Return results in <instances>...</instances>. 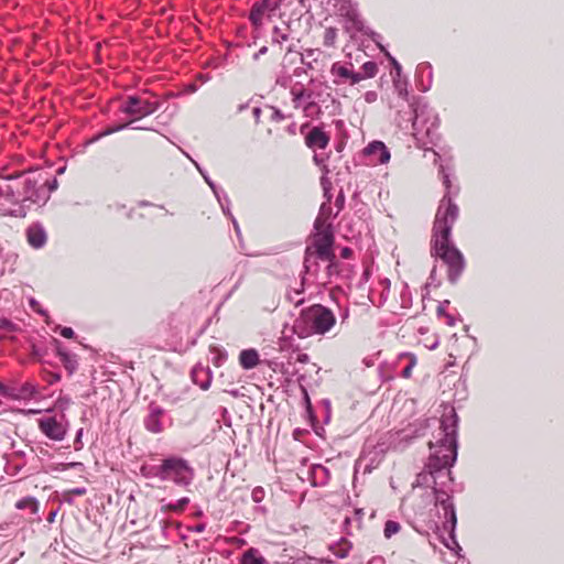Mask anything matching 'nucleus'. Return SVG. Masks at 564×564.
Returning <instances> with one entry per match:
<instances>
[{
    "label": "nucleus",
    "instance_id": "41",
    "mask_svg": "<svg viewBox=\"0 0 564 564\" xmlns=\"http://www.w3.org/2000/svg\"><path fill=\"white\" fill-rule=\"evenodd\" d=\"M264 496H265V492L262 487H256V488H253V490L251 492V498H252L253 502H256V503L261 502L264 499Z\"/></svg>",
    "mask_w": 564,
    "mask_h": 564
},
{
    "label": "nucleus",
    "instance_id": "51",
    "mask_svg": "<svg viewBox=\"0 0 564 564\" xmlns=\"http://www.w3.org/2000/svg\"><path fill=\"white\" fill-rule=\"evenodd\" d=\"M365 100L368 104H373L377 100V93L376 91H367L365 94Z\"/></svg>",
    "mask_w": 564,
    "mask_h": 564
},
{
    "label": "nucleus",
    "instance_id": "16",
    "mask_svg": "<svg viewBox=\"0 0 564 564\" xmlns=\"http://www.w3.org/2000/svg\"><path fill=\"white\" fill-rule=\"evenodd\" d=\"M164 415V410L151 403L149 406V414L144 419L145 429L154 434L161 433L163 431L162 416Z\"/></svg>",
    "mask_w": 564,
    "mask_h": 564
},
{
    "label": "nucleus",
    "instance_id": "32",
    "mask_svg": "<svg viewBox=\"0 0 564 564\" xmlns=\"http://www.w3.org/2000/svg\"><path fill=\"white\" fill-rule=\"evenodd\" d=\"M189 503V499L187 497H183L175 502H169L164 506H162V509L169 510V511H175L181 512L184 510V508Z\"/></svg>",
    "mask_w": 564,
    "mask_h": 564
},
{
    "label": "nucleus",
    "instance_id": "18",
    "mask_svg": "<svg viewBox=\"0 0 564 564\" xmlns=\"http://www.w3.org/2000/svg\"><path fill=\"white\" fill-rule=\"evenodd\" d=\"M26 239L31 247L40 249L45 246L47 235L44 227L41 224H32L26 229Z\"/></svg>",
    "mask_w": 564,
    "mask_h": 564
},
{
    "label": "nucleus",
    "instance_id": "42",
    "mask_svg": "<svg viewBox=\"0 0 564 564\" xmlns=\"http://www.w3.org/2000/svg\"><path fill=\"white\" fill-rule=\"evenodd\" d=\"M42 182H43L42 184H43V186H45L46 191H50V194L52 192H54L58 186V182L55 177L52 180H48V178H45L42 176Z\"/></svg>",
    "mask_w": 564,
    "mask_h": 564
},
{
    "label": "nucleus",
    "instance_id": "28",
    "mask_svg": "<svg viewBox=\"0 0 564 564\" xmlns=\"http://www.w3.org/2000/svg\"><path fill=\"white\" fill-rule=\"evenodd\" d=\"M290 24L285 23V29H281L279 26H273L271 34V43L272 45H279L282 47V44L290 39Z\"/></svg>",
    "mask_w": 564,
    "mask_h": 564
},
{
    "label": "nucleus",
    "instance_id": "36",
    "mask_svg": "<svg viewBox=\"0 0 564 564\" xmlns=\"http://www.w3.org/2000/svg\"><path fill=\"white\" fill-rule=\"evenodd\" d=\"M121 106H159V104L149 100L142 101L139 96L131 95Z\"/></svg>",
    "mask_w": 564,
    "mask_h": 564
},
{
    "label": "nucleus",
    "instance_id": "31",
    "mask_svg": "<svg viewBox=\"0 0 564 564\" xmlns=\"http://www.w3.org/2000/svg\"><path fill=\"white\" fill-rule=\"evenodd\" d=\"M182 153L188 158L193 164L195 165V167L198 170V172L200 173V175L203 176L204 181L207 183V185L210 187V189L213 192H217V185L215 184V182L208 176V174L206 173V171H204L200 165L193 159L191 158V155L188 153H186L184 150H181Z\"/></svg>",
    "mask_w": 564,
    "mask_h": 564
},
{
    "label": "nucleus",
    "instance_id": "48",
    "mask_svg": "<svg viewBox=\"0 0 564 564\" xmlns=\"http://www.w3.org/2000/svg\"><path fill=\"white\" fill-rule=\"evenodd\" d=\"M59 334L65 338L74 337V330L70 327H62Z\"/></svg>",
    "mask_w": 564,
    "mask_h": 564
},
{
    "label": "nucleus",
    "instance_id": "17",
    "mask_svg": "<svg viewBox=\"0 0 564 564\" xmlns=\"http://www.w3.org/2000/svg\"><path fill=\"white\" fill-rule=\"evenodd\" d=\"M432 77L433 72L430 63L425 62L416 66L415 86L420 91L425 93L431 88Z\"/></svg>",
    "mask_w": 564,
    "mask_h": 564
},
{
    "label": "nucleus",
    "instance_id": "46",
    "mask_svg": "<svg viewBox=\"0 0 564 564\" xmlns=\"http://www.w3.org/2000/svg\"><path fill=\"white\" fill-rule=\"evenodd\" d=\"M344 204H345V195H344L343 191H340V193L338 194V196L336 197V200H335V206L337 207V213L344 208Z\"/></svg>",
    "mask_w": 564,
    "mask_h": 564
},
{
    "label": "nucleus",
    "instance_id": "52",
    "mask_svg": "<svg viewBox=\"0 0 564 564\" xmlns=\"http://www.w3.org/2000/svg\"><path fill=\"white\" fill-rule=\"evenodd\" d=\"M224 199H225V203H224L225 204V210H223V212H224V214L228 215L231 218L232 214L230 213V209H229V207H230V199H229L227 194H224Z\"/></svg>",
    "mask_w": 564,
    "mask_h": 564
},
{
    "label": "nucleus",
    "instance_id": "47",
    "mask_svg": "<svg viewBox=\"0 0 564 564\" xmlns=\"http://www.w3.org/2000/svg\"><path fill=\"white\" fill-rule=\"evenodd\" d=\"M86 491L87 490L85 487H76V488L67 490L66 492L69 494L70 496H83L86 494Z\"/></svg>",
    "mask_w": 564,
    "mask_h": 564
},
{
    "label": "nucleus",
    "instance_id": "58",
    "mask_svg": "<svg viewBox=\"0 0 564 564\" xmlns=\"http://www.w3.org/2000/svg\"><path fill=\"white\" fill-rule=\"evenodd\" d=\"M310 359L308 355L307 354H300L299 357H297V361L302 362V364H305Z\"/></svg>",
    "mask_w": 564,
    "mask_h": 564
},
{
    "label": "nucleus",
    "instance_id": "40",
    "mask_svg": "<svg viewBox=\"0 0 564 564\" xmlns=\"http://www.w3.org/2000/svg\"><path fill=\"white\" fill-rule=\"evenodd\" d=\"M410 358L409 365L402 370L403 378H410L412 375V369L416 365V357L413 354H408Z\"/></svg>",
    "mask_w": 564,
    "mask_h": 564
},
{
    "label": "nucleus",
    "instance_id": "54",
    "mask_svg": "<svg viewBox=\"0 0 564 564\" xmlns=\"http://www.w3.org/2000/svg\"><path fill=\"white\" fill-rule=\"evenodd\" d=\"M268 52V46L263 45L254 55H253V61H258L260 58L261 55H264L267 54Z\"/></svg>",
    "mask_w": 564,
    "mask_h": 564
},
{
    "label": "nucleus",
    "instance_id": "9",
    "mask_svg": "<svg viewBox=\"0 0 564 564\" xmlns=\"http://www.w3.org/2000/svg\"><path fill=\"white\" fill-rule=\"evenodd\" d=\"M345 29L351 34V36H355L356 33H361L362 35L370 37L380 51H384V46L381 44V35L366 26L357 11L350 10L346 13Z\"/></svg>",
    "mask_w": 564,
    "mask_h": 564
},
{
    "label": "nucleus",
    "instance_id": "43",
    "mask_svg": "<svg viewBox=\"0 0 564 564\" xmlns=\"http://www.w3.org/2000/svg\"><path fill=\"white\" fill-rule=\"evenodd\" d=\"M29 304L33 311L48 318L47 312L41 307L40 303L35 299H30Z\"/></svg>",
    "mask_w": 564,
    "mask_h": 564
},
{
    "label": "nucleus",
    "instance_id": "21",
    "mask_svg": "<svg viewBox=\"0 0 564 564\" xmlns=\"http://www.w3.org/2000/svg\"><path fill=\"white\" fill-rule=\"evenodd\" d=\"M322 185L324 187V196L326 197V200L321 205L318 216L315 219L314 226L317 230L319 229V227H322L325 224V221L329 218L330 213H332V207H330L332 196L329 194V188L326 186V182H324V181H322Z\"/></svg>",
    "mask_w": 564,
    "mask_h": 564
},
{
    "label": "nucleus",
    "instance_id": "14",
    "mask_svg": "<svg viewBox=\"0 0 564 564\" xmlns=\"http://www.w3.org/2000/svg\"><path fill=\"white\" fill-rule=\"evenodd\" d=\"M280 6L281 2L274 0L256 1L251 7L248 19L256 29H259L262 25L265 12H275Z\"/></svg>",
    "mask_w": 564,
    "mask_h": 564
},
{
    "label": "nucleus",
    "instance_id": "53",
    "mask_svg": "<svg viewBox=\"0 0 564 564\" xmlns=\"http://www.w3.org/2000/svg\"><path fill=\"white\" fill-rule=\"evenodd\" d=\"M367 564H386V560L383 556L377 555L371 557Z\"/></svg>",
    "mask_w": 564,
    "mask_h": 564
},
{
    "label": "nucleus",
    "instance_id": "20",
    "mask_svg": "<svg viewBox=\"0 0 564 564\" xmlns=\"http://www.w3.org/2000/svg\"><path fill=\"white\" fill-rule=\"evenodd\" d=\"M192 380L200 389L207 390L212 383V371L208 367L197 365L192 370Z\"/></svg>",
    "mask_w": 564,
    "mask_h": 564
},
{
    "label": "nucleus",
    "instance_id": "35",
    "mask_svg": "<svg viewBox=\"0 0 564 564\" xmlns=\"http://www.w3.org/2000/svg\"><path fill=\"white\" fill-rule=\"evenodd\" d=\"M400 529H401V525L399 522L393 521V520H388L384 523L383 535L386 539H391L394 534H397L400 531Z\"/></svg>",
    "mask_w": 564,
    "mask_h": 564
},
{
    "label": "nucleus",
    "instance_id": "56",
    "mask_svg": "<svg viewBox=\"0 0 564 564\" xmlns=\"http://www.w3.org/2000/svg\"><path fill=\"white\" fill-rule=\"evenodd\" d=\"M82 435H83V429H79L77 431L76 438H75V448L76 449H78L82 445V443H80Z\"/></svg>",
    "mask_w": 564,
    "mask_h": 564
},
{
    "label": "nucleus",
    "instance_id": "60",
    "mask_svg": "<svg viewBox=\"0 0 564 564\" xmlns=\"http://www.w3.org/2000/svg\"><path fill=\"white\" fill-rule=\"evenodd\" d=\"M261 115V108H253V117L256 119V122H259Z\"/></svg>",
    "mask_w": 564,
    "mask_h": 564
},
{
    "label": "nucleus",
    "instance_id": "11",
    "mask_svg": "<svg viewBox=\"0 0 564 564\" xmlns=\"http://www.w3.org/2000/svg\"><path fill=\"white\" fill-rule=\"evenodd\" d=\"M429 108H408L406 115L409 116V120L412 121V127L414 130V134H426L430 137L435 128H436V118L433 120H426L425 116Z\"/></svg>",
    "mask_w": 564,
    "mask_h": 564
},
{
    "label": "nucleus",
    "instance_id": "44",
    "mask_svg": "<svg viewBox=\"0 0 564 564\" xmlns=\"http://www.w3.org/2000/svg\"><path fill=\"white\" fill-rule=\"evenodd\" d=\"M15 326L10 319L0 317V329L13 330Z\"/></svg>",
    "mask_w": 564,
    "mask_h": 564
},
{
    "label": "nucleus",
    "instance_id": "37",
    "mask_svg": "<svg viewBox=\"0 0 564 564\" xmlns=\"http://www.w3.org/2000/svg\"><path fill=\"white\" fill-rule=\"evenodd\" d=\"M336 36H337L336 28H333V26L326 28L325 33H324V41H323L324 45L327 47L334 46Z\"/></svg>",
    "mask_w": 564,
    "mask_h": 564
},
{
    "label": "nucleus",
    "instance_id": "63",
    "mask_svg": "<svg viewBox=\"0 0 564 564\" xmlns=\"http://www.w3.org/2000/svg\"><path fill=\"white\" fill-rule=\"evenodd\" d=\"M349 253H350V250L348 248H344L343 251H341V256L344 258H347L349 256Z\"/></svg>",
    "mask_w": 564,
    "mask_h": 564
},
{
    "label": "nucleus",
    "instance_id": "2",
    "mask_svg": "<svg viewBox=\"0 0 564 564\" xmlns=\"http://www.w3.org/2000/svg\"><path fill=\"white\" fill-rule=\"evenodd\" d=\"M446 193L436 212L433 226L432 254L442 259L448 267V280L456 283L465 268L463 254L451 243V234L458 217V206L453 202L458 188L452 185L451 174L443 165L440 167Z\"/></svg>",
    "mask_w": 564,
    "mask_h": 564
},
{
    "label": "nucleus",
    "instance_id": "25",
    "mask_svg": "<svg viewBox=\"0 0 564 564\" xmlns=\"http://www.w3.org/2000/svg\"><path fill=\"white\" fill-rule=\"evenodd\" d=\"M239 564H267V560L256 547H249L240 557Z\"/></svg>",
    "mask_w": 564,
    "mask_h": 564
},
{
    "label": "nucleus",
    "instance_id": "1",
    "mask_svg": "<svg viewBox=\"0 0 564 564\" xmlns=\"http://www.w3.org/2000/svg\"><path fill=\"white\" fill-rule=\"evenodd\" d=\"M457 426L458 416L454 408L444 411L441 420L442 437L436 443H430L431 455L425 470L416 477L417 486H430L433 482V491L436 505L443 510V524L438 528L442 543L452 551L462 550L455 535L457 523L456 511L452 497L438 487L437 479L445 477L452 481L451 467L457 459Z\"/></svg>",
    "mask_w": 564,
    "mask_h": 564
},
{
    "label": "nucleus",
    "instance_id": "57",
    "mask_svg": "<svg viewBox=\"0 0 564 564\" xmlns=\"http://www.w3.org/2000/svg\"><path fill=\"white\" fill-rule=\"evenodd\" d=\"M445 318H446V324L448 326L455 325V318L451 314H445Z\"/></svg>",
    "mask_w": 564,
    "mask_h": 564
},
{
    "label": "nucleus",
    "instance_id": "19",
    "mask_svg": "<svg viewBox=\"0 0 564 564\" xmlns=\"http://www.w3.org/2000/svg\"><path fill=\"white\" fill-rule=\"evenodd\" d=\"M329 142V137L319 127L310 130L305 138L306 145L312 150L325 149Z\"/></svg>",
    "mask_w": 564,
    "mask_h": 564
},
{
    "label": "nucleus",
    "instance_id": "6",
    "mask_svg": "<svg viewBox=\"0 0 564 564\" xmlns=\"http://www.w3.org/2000/svg\"><path fill=\"white\" fill-rule=\"evenodd\" d=\"M13 180V176L0 177V210L4 215L18 216L21 214V191L20 183Z\"/></svg>",
    "mask_w": 564,
    "mask_h": 564
},
{
    "label": "nucleus",
    "instance_id": "55",
    "mask_svg": "<svg viewBox=\"0 0 564 564\" xmlns=\"http://www.w3.org/2000/svg\"><path fill=\"white\" fill-rule=\"evenodd\" d=\"M205 529H206V525H205L204 523H198V524L194 525V527L191 529V531H192V532H195V533H202V532H204V531H205Z\"/></svg>",
    "mask_w": 564,
    "mask_h": 564
},
{
    "label": "nucleus",
    "instance_id": "39",
    "mask_svg": "<svg viewBox=\"0 0 564 564\" xmlns=\"http://www.w3.org/2000/svg\"><path fill=\"white\" fill-rule=\"evenodd\" d=\"M37 393V389L33 383L26 382L21 387L22 397H33Z\"/></svg>",
    "mask_w": 564,
    "mask_h": 564
},
{
    "label": "nucleus",
    "instance_id": "64",
    "mask_svg": "<svg viewBox=\"0 0 564 564\" xmlns=\"http://www.w3.org/2000/svg\"><path fill=\"white\" fill-rule=\"evenodd\" d=\"M231 220H232V224H234V228L236 229L237 234H239V226H238L237 220L234 218V216L231 217Z\"/></svg>",
    "mask_w": 564,
    "mask_h": 564
},
{
    "label": "nucleus",
    "instance_id": "5",
    "mask_svg": "<svg viewBox=\"0 0 564 564\" xmlns=\"http://www.w3.org/2000/svg\"><path fill=\"white\" fill-rule=\"evenodd\" d=\"M13 178V182L20 183L21 202L42 204L48 199L50 191L42 184V173L23 174Z\"/></svg>",
    "mask_w": 564,
    "mask_h": 564
},
{
    "label": "nucleus",
    "instance_id": "61",
    "mask_svg": "<svg viewBox=\"0 0 564 564\" xmlns=\"http://www.w3.org/2000/svg\"><path fill=\"white\" fill-rule=\"evenodd\" d=\"M56 513H57V510L52 511V512L48 514V517H47V521H48V522H53V521L55 520Z\"/></svg>",
    "mask_w": 564,
    "mask_h": 564
},
{
    "label": "nucleus",
    "instance_id": "7",
    "mask_svg": "<svg viewBox=\"0 0 564 564\" xmlns=\"http://www.w3.org/2000/svg\"><path fill=\"white\" fill-rule=\"evenodd\" d=\"M163 462V481L172 480L178 486H188L194 479V470L182 457L171 456Z\"/></svg>",
    "mask_w": 564,
    "mask_h": 564
},
{
    "label": "nucleus",
    "instance_id": "59",
    "mask_svg": "<svg viewBox=\"0 0 564 564\" xmlns=\"http://www.w3.org/2000/svg\"><path fill=\"white\" fill-rule=\"evenodd\" d=\"M63 500L69 505H72L74 502L73 497L69 494H67L66 491L63 494Z\"/></svg>",
    "mask_w": 564,
    "mask_h": 564
},
{
    "label": "nucleus",
    "instance_id": "13",
    "mask_svg": "<svg viewBox=\"0 0 564 564\" xmlns=\"http://www.w3.org/2000/svg\"><path fill=\"white\" fill-rule=\"evenodd\" d=\"M334 243V236L330 229L318 231L314 237L313 246L317 257L322 260L329 261L334 258L332 247Z\"/></svg>",
    "mask_w": 564,
    "mask_h": 564
},
{
    "label": "nucleus",
    "instance_id": "62",
    "mask_svg": "<svg viewBox=\"0 0 564 564\" xmlns=\"http://www.w3.org/2000/svg\"><path fill=\"white\" fill-rule=\"evenodd\" d=\"M304 269H305V273H307L308 269H310V259L307 257L305 258V261H304Z\"/></svg>",
    "mask_w": 564,
    "mask_h": 564
},
{
    "label": "nucleus",
    "instance_id": "22",
    "mask_svg": "<svg viewBox=\"0 0 564 564\" xmlns=\"http://www.w3.org/2000/svg\"><path fill=\"white\" fill-rule=\"evenodd\" d=\"M57 355L59 357L61 362L64 368L67 370L68 375H73L78 367L77 357L74 354L68 352L66 349L62 347V344L56 340Z\"/></svg>",
    "mask_w": 564,
    "mask_h": 564
},
{
    "label": "nucleus",
    "instance_id": "27",
    "mask_svg": "<svg viewBox=\"0 0 564 564\" xmlns=\"http://www.w3.org/2000/svg\"><path fill=\"white\" fill-rule=\"evenodd\" d=\"M140 473L144 478H159L163 481V462L160 465L143 464Z\"/></svg>",
    "mask_w": 564,
    "mask_h": 564
},
{
    "label": "nucleus",
    "instance_id": "23",
    "mask_svg": "<svg viewBox=\"0 0 564 564\" xmlns=\"http://www.w3.org/2000/svg\"><path fill=\"white\" fill-rule=\"evenodd\" d=\"M259 361V354L253 348L245 349L239 355L240 366L246 370L253 369L258 366Z\"/></svg>",
    "mask_w": 564,
    "mask_h": 564
},
{
    "label": "nucleus",
    "instance_id": "10",
    "mask_svg": "<svg viewBox=\"0 0 564 564\" xmlns=\"http://www.w3.org/2000/svg\"><path fill=\"white\" fill-rule=\"evenodd\" d=\"M319 84L322 86V83L318 82L316 78L311 75L308 79V86H304L302 83L297 82L295 83L291 88V94L293 96V101L299 102L302 100H306L305 106H318L319 102H325L326 100L321 99L319 93H315L314 87L316 84Z\"/></svg>",
    "mask_w": 564,
    "mask_h": 564
},
{
    "label": "nucleus",
    "instance_id": "50",
    "mask_svg": "<svg viewBox=\"0 0 564 564\" xmlns=\"http://www.w3.org/2000/svg\"><path fill=\"white\" fill-rule=\"evenodd\" d=\"M448 304H449V301H447V300H445V301H443L442 303H440V305L437 306V315H438V316H442V315H444V316H445V314H447V313L445 312V310H446V307H447V305H448Z\"/></svg>",
    "mask_w": 564,
    "mask_h": 564
},
{
    "label": "nucleus",
    "instance_id": "3",
    "mask_svg": "<svg viewBox=\"0 0 564 564\" xmlns=\"http://www.w3.org/2000/svg\"><path fill=\"white\" fill-rule=\"evenodd\" d=\"M333 311L322 304H314L303 310L294 319L292 329L299 338H308L314 335L324 336L336 325Z\"/></svg>",
    "mask_w": 564,
    "mask_h": 564
},
{
    "label": "nucleus",
    "instance_id": "49",
    "mask_svg": "<svg viewBox=\"0 0 564 564\" xmlns=\"http://www.w3.org/2000/svg\"><path fill=\"white\" fill-rule=\"evenodd\" d=\"M273 109V112H272V120L274 121H281L285 118V116L280 111L279 108H272Z\"/></svg>",
    "mask_w": 564,
    "mask_h": 564
},
{
    "label": "nucleus",
    "instance_id": "45",
    "mask_svg": "<svg viewBox=\"0 0 564 564\" xmlns=\"http://www.w3.org/2000/svg\"><path fill=\"white\" fill-rule=\"evenodd\" d=\"M215 197L217 198L218 203L220 204V207L223 210H225V199L224 194H226L221 188L217 187V192H213Z\"/></svg>",
    "mask_w": 564,
    "mask_h": 564
},
{
    "label": "nucleus",
    "instance_id": "26",
    "mask_svg": "<svg viewBox=\"0 0 564 564\" xmlns=\"http://www.w3.org/2000/svg\"><path fill=\"white\" fill-rule=\"evenodd\" d=\"M352 549V544L350 541H348L345 538H341L334 544L329 546L330 552L337 557V558H345L348 556L350 550Z\"/></svg>",
    "mask_w": 564,
    "mask_h": 564
},
{
    "label": "nucleus",
    "instance_id": "38",
    "mask_svg": "<svg viewBox=\"0 0 564 564\" xmlns=\"http://www.w3.org/2000/svg\"><path fill=\"white\" fill-rule=\"evenodd\" d=\"M382 53H384L388 57V59L390 61L392 67H393V70H394V74H393V77H400L402 76V66L401 64L384 48V51H381Z\"/></svg>",
    "mask_w": 564,
    "mask_h": 564
},
{
    "label": "nucleus",
    "instance_id": "29",
    "mask_svg": "<svg viewBox=\"0 0 564 564\" xmlns=\"http://www.w3.org/2000/svg\"><path fill=\"white\" fill-rule=\"evenodd\" d=\"M15 508L18 510L29 509L32 514H36L39 512L40 503L35 497L28 496L15 502Z\"/></svg>",
    "mask_w": 564,
    "mask_h": 564
},
{
    "label": "nucleus",
    "instance_id": "30",
    "mask_svg": "<svg viewBox=\"0 0 564 564\" xmlns=\"http://www.w3.org/2000/svg\"><path fill=\"white\" fill-rule=\"evenodd\" d=\"M304 285H305V276H302L301 282L299 283V288H294L293 290H290L288 292V299L291 303L294 305H300L304 302V299L301 296L304 292Z\"/></svg>",
    "mask_w": 564,
    "mask_h": 564
},
{
    "label": "nucleus",
    "instance_id": "34",
    "mask_svg": "<svg viewBox=\"0 0 564 564\" xmlns=\"http://www.w3.org/2000/svg\"><path fill=\"white\" fill-rule=\"evenodd\" d=\"M393 86L398 91L399 96L406 98L408 97V80L406 78L393 77ZM409 101L408 99H405Z\"/></svg>",
    "mask_w": 564,
    "mask_h": 564
},
{
    "label": "nucleus",
    "instance_id": "15",
    "mask_svg": "<svg viewBox=\"0 0 564 564\" xmlns=\"http://www.w3.org/2000/svg\"><path fill=\"white\" fill-rule=\"evenodd\" d=\"M364 154L372 164H384L390 160V152L381 141H372L365 149Z\"/></svg>",
    "mask_w": 564,
    "mask_h": 564
},
{
    "label": "nucleus",
    "instance_id": "4",
    "mask_svg": "<svg viewBox=\"0 0 564 564\" xmlns=\"http://www.w3.org/2000/svg\"><path fill=\"white\" fill-rule=\"evenodd\" d=\"M118 119L116 123L107 127L104 131L94 135L93 138L86 141V145H90L101 138L110 135L115 132L121 131L126 128H131L134 130H155V126L151 123H141L148 116H150L155 108H118Z\"/></svg>",
    "mask_w": 564,
    "mask_h": 564
},
{
    "label": "nucleus",
    "instance_id": "33",
    "mask_svg": "<svg viewBox=\"0 0 564 564\" xmlns=\"http://www.w3.org/2000/svg\"><path fill=\"white\" fill-rule=\"evenodd\" d=\"M361 68H362V73H360V74L362 76V79L372 78L376 76V74L378 72V65L375 61H368V62L364 63Z\"/></svg>",
    "mask_w": 564,
    "mask_h": 564
},
{
    "label": "nucleus",
    "instance_id": "12",
    "mask_svg": "<svg viewBox=\"0 0 564 564\" xmlns=\"http://www.w3.org/2000/svg\"><path fill=\"white\" fill-rule=\"evenodd\" d=\"M330 73L336 84H356L362 79L360 73L354 70L351 63L336 62L332 65Z\"/></svg>",
    "mask_w": 564,
    "mask_h": 564
},
{
    "label": "nucleus",
    "instance_id": "24",
    "mask_svg": "<svg viewBox=\"0 0 564 564\" xmlns=\"http://www.w3.org/2000/svg\"><path fill=\"white\" fill-rule=\"evenodd\" d=\"M315 54L314 50H307L305 55L301 56V62L305 67H297L294 69V76L300 77L302 74H307V69L316 70L317 58L313 57Z\"/></svg>",
    "mask_w": 564,
    "mask_h": 564
},
{
    "label": "nucleus",
    "instance_id": "8",
    "mask_svg": "<svg viewBox=\"0 0 564 564\" xmlns=\"http://www.w3.org/2000/svg\"><path fill=\"white\" fill-rule=\"evenodd\" d=\"M39 430L47 438L54 442H61L65 438L68 431V421L64 414L44 415L37 420Z\"/></svg>",
    "mask_w": 564,
    "mask_h": 564
}]
</instances>
